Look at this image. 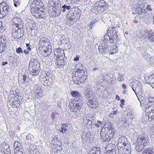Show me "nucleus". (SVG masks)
<instances>
[{
    "label": "nucleus",
    "instance_id": "f257e3e1",
    "mask_svg": "<svg viewBox=\"0 0 154 154\" xmlns=\"http://www.w3.org/2000/svg\"><path fill=\"white\" fill-rule=\"evenodd\" d=\"M43 5L40 0H35L32 2L31 5V11L32 15L35 18H43L45 17V13L42 10L44 8Z\"/></svg>",
    "mask_w": 154,
    "mask_h": 154
},
{
    "label": "nucleus",
    "instance_id": "f03ea898",
    "mask_svg": "<svg viewBox=\"0 0 154 154\" xmlns=\"http://www.w3.org/2000/svg\"><path fill=\"white\" fill-rule=\"evenodd\" d=\"M84 97L86 99V101L88 106L91 108L95 107L96 97L91 89L88 88H86L84 91Z\"/></svg>",
    "mask_w": 154,
    "mask_h": 154
},
{
    "label": "nucleus",
    "instance_id": "7ed1b4c3",
    "mask_svg": "<svg viewBox=\"0 0 154 154\" xmlns=\"http://www.w3.org/2000/svg\"><path fill=\"white\" fill-rule=\"evenodd\" d=\"M118 28L116 27L109 28L107 31V33L106 34L104 37V39L108 41L109 43L117 42L119 39V36L117 35Z\"/></svg>",
    "mask_w": 154,
    "mask_h": 154
},
{
    "label": "nucleus",
    "instance_id": "20e7f679",
    "mask_svg": "<svg viewBox=\"0 0 154 154\" xmlns=\"http://www.w3.org/2000/svg\"><path fill=\"white\" fill-rule=\"evenodd\" d=\"M102 129L100 132V137L104 142L109 141L111 138H112L115 133V130L114 127L111 125L108 126L105 131H103Z\"/></svg>",
    "mask_w": 154,
    "mask_h": 154
},
{
    "label": "nucleus",
    "instance_id": "39448f33",
    "mask_svg": "<svg viewBox=\"0 0 154 154\" xmlns=\"http://www.w3.org/2000/svg\"><path fill=\"white\" fill-rule=\"evenodd\" d=\"M148 139V138L144 135L142 134L138 136L135 143L136 151L138 152L141 151L144 146L147 145Z\"/></svg>",
    "mask_w": 154,
    "mask_h": 154
},
{
    "label": "nucleus",
    "instance_id": "423d86ee",
    "mask_svg": "<svg viewBox=\"0 0 154 154\" xmlns=\"http://www.w3.org/2000/svg\"><path fill=\"white\" fill-rule=\"evenodd\" d=\"M84 103L83 100L81 99H75L71 100L69 104L70 111L73 112L79 111L83 107Z\"/></svg>",
    "mask_w": 154,
    "mask_h": 154
},
{
    "label": "nucleus",
    "instance_id": "0eeeda50",
    "mask_svg": "<svg viewBox=\"0 0 154 154\" xmlns=\"http://www.w3.org/2000/svg\"><path fill=\"white\" fill-rule=\"evenodd\" d=\"M104 37L101 39L100 43L98 46V49L100 52L102 54L107 53L110 49L109 45L110 44L108 41L105 40Z\"/></svg>",
    "mask_w": 154,
    "mask_h": 154
},
{
    "label": "nucleus",
    "instance_id": "6e6552de",
    "mask_svg": "<svg viewBox=\"0 0 154 154\" xmlns=\"http://www.w3.org/2000/svg\"><path fill=\"white\" fill-rule=\"evenodd\" d=\"M12 35L15 39L19 38L24 35L23 31L22 30V27H11Z\"/></svg>",
    "mask_w": 154,
    "mask_h": 154
},
{
    "label": "nucleus",
    "instance_id": "1a4fd4ad",
    "mask_svg": "<svg viewBox=\"0 0 154 154\" xmlns=\"http://www.w3.org/2000/svg\"><path fill=\"white\" fill-rule=\"evenodd\" d=\"M129 143L128 142L127 138L124 136L120 137L118 141L117 146L118 148V150L122 151L124 149L123 146H124L127 144Z\"/></svg>",
    "mask_w": 154,
    "mask_h": 154
},
{
    "label": "nucleus",
    "instance_id": "9d476101",
    "mask_svg": "<svg viewBox=\"0 0 154 154\" xmlns=\"http://www.w3.org/2000/svg\"><path fill=\"white\" fill-rule=\"evenodd\" d=\"M142 35L143 37L147 39L150 41H154V32L152 30H145Z\"/></svg>",
    "mask_w": 154,
    "mask_h": 154
},
{
    "label": "nucleus",
    "instance_id": "9b49d317",
    "mask_svg": "<svg viewBox=\"0 0 154 154\" xmlns=\"http://www.w3.org/2000/svg\"><path fill=\"white\" fill-rule=\"evenodd\" d=\"M106 154H116V145L112 143H109L106 145Z\"/></svg>",
    "mask_w": 154,
    "mask_h": 154
},
{
    "label": "nucleus",
    "instance_id": "f8f14e48",
    "mask_svg": "<svg viewBox=\"0 0 154 154\" xmlns=\"http://www.w3.org/2000/svg\"><path fill=\"white\" fill-rule=\"evenodd\" d=\"M135 12L137 14L138 16L140 18H142L145 19L146 18V9L142 8L140 7H138L135 10Z\"/></svg>",
    "mask_w": 154,
    "mask_h": 154
},
{
    "label": "nucleus",
    "instance_id": "ddd939ff",
    "mask_svg": "<svg viewBox=\"0 0 154 154\" xmlns=\"http://www.w3.org/2000/svg\"><path fill=\"white\" fill-rule=\"evenodd\" d=\"M13 24L11 27H18L23 26V23L21 19L18 17H14L12 19Z\"/></svg>",
    "mask_w": 154,
    "mask_h": 154
},
{
    "label": "nucleus",
    "instance_id": "4468645a",
    "mask_svg": "<svg viewBox=\"0 0 154 154\" xmlns=\"http://www.w3.org/2000/svg\"><path fill=\"white\" fill-rule=\"evenodd\" d=\"M84 72L83 71L80 72H77L75 74V78L78 79L80 83H83L87 78L86 76L84 75Z\"/></svg>",
    "mask_w": 154,
    "mask_h": 154
},
{
    "label": "nucleus",
    "instance_id": "2eb2a0df",
    "mask_svg": "<svg viewBox=\"0 0 154 154\" xmlns=\"http://www.w3.org/2000/svg\"><path fill=\"white\" fill-rule=\"evenodd\" d=\"M96 5L100 7L101 11L103 12L107 9L108 4L103 0L97 2H96Z\"/></svg>",
    "mask_w": 154,
    "mask_h": 154
},
{
    "label": "nucleus",
    "instance_id": "dca6fc26",
    "mask_svg": "<svg viewBox=\"0 0 154 154\" xmlns=\"http://www.w3.org/2000/svg\"><path fill=\"white\" fill-rule=\"evenodd\" d=\"M40 67L39 63L36 58H32L30 61L29 67Z\"/></svg>",
    "mask_w": 154,
    "mask_h": 154
},
{
    "label": "nucleus",
    "instance_id": "f3484780",
    "mask_svg": "<svg viewBox=\"0 0 154 154\" xmlns=\"http://www.w3.org/2000/svg\"><path fill=\"white\" fill-rule=\"evenodd\" d=\"M29 73L32 75L36 76L38 75L40 72V67H29Z\"/></svg>",
    "mask_w": 154,
    "mask_h": 154
},
{
    "label": "nucleus",
    "instance_id": "a211bd4d",
    "mask_svg": "<svg viewBox=\"0 0 154 154\" xmlns=\"http://www.w3.org/2000/svg\"><path fill=\"white\" fill-rule=\"evenodd\" d=\"M74 15L72 16L69 18V19L67 21L68 23H69L71 25H73L77 21V20L75 19V17H76L77 18L76 16L77 17H79L80 14L79 13L77 12V13H75L73 14Z\"/></svg>",
    "mask_w": 154,
    "mask_h": 154
},
{
    "label": "nucleus",
    "instance_id": "6ab92c4d",
    "mask_svg": "<svg viewBox=\"0 0 154 154\" xmlns=\"http://www.w3.org/2000/svg\"><path fill=\"white\" fill-rule=\"evenodd\" d=\"M64 53L63 50L62 49H57L54 51V58L55 59L63 57V54Z\"/></svg>",
    "mask_w": 154,
    "mask_h": 154
},
{
    "label": "nucleus",
    "instance_id": "aec40b11",
    "mask_svg": "<svg viewBox=\"0 0 154 154\" xmlns=\"http://www.w3.org/2000/svg\"><path fill=\"white\" fill-rule=\"evenodd\" d=\"M3 11L2 12H0V13L2 14V16H1L0 18H3L5 16L9 14L10 13L9 10L10 8L8 7V6H5L3 7L2 8Z\"/></svg>",
    "mask_w": 154,
    "mask_h": 154
},
{
    "label": "nucleus",
    "instance_id": "412c9836",
    "mask_svg": "<svg viewBox=\"0 0 154 154\" xmlns=\"http://www.w3.org/2000/svg\"><path fill=\"white\" fill-rule=\"evenodd\" d=\"M59 0H49L48 1V5L53 7H59L60 6Z\"/></svg>",
    "mask_w": 154,
    "mask_h": 154
},
{
    "label": "nucleus",
    "instance_id": "4be33fe9",
    "mask_svg": "<svg viewBox=\"0 0 154 154\" xmlns=\"http://www.w3.org/2000/svg\"><path fill=\"white\" fill-rule=\"evenodd\" d=\"M124 149L122 151L119 150V152L124 153L125 154H128L131 151L130 145V143L127 144V145L123 146Z\"/></svg>",
    "mask_w": 154,
    "mask_h": 154
},
{
    "label": "nucleus",
    "instance_id": "5701e85b",
    "mask_svg": "<svg viewBox=\"0 0 154 154\" xmlns=\"http://www.w3.org/2000/svg\"><path fill=\"white\" fill-rule=\"evenodd\" d=\"M7 48L6 44L5 42L4 38L0 41V53H2L5 51Z\"/></svg>",
    "mask_w": 154,
    "mask_h": 154
},
{
    "label": "nucleus",
    "instance_id": "b1692460",
    "mask_svg": "<svg viewBox=\"0 0 154 154\" xmlns=\"http://www.w3.org/2000/svg\"><path fill=\"white\" fill-rule=\"evenodd\" d=\"M61 12V9L59 8L54 10L51 12V14L53 15L52 17H58L60 14Z\"/></svg>",
    "mask_w": 154,
    "mask_h": 154
},
{
    "label": "nucleus",
    "instance_id": "393cba45",
    "mask_svg": "<svg viewBox=\"0 0 154 154\" xmlns=\"http://www.w3.org/2000/svg\"><path fill=\"white\" fill-rule=\"evenodd\" d=\"M41 81V83L43 85L45 86H47L50 84L52 80H50L44 78L42 79Z\"/></svg>",
    "mask_w": 154,
    "mask_h": 154
},
{
    "label": "nucleus",
    "instance_id": "a878e982",
    "mask_svg": "<svg viewBox=\"0 0 154 154\" xmlns=\"http://www.w3.org/2000/svg\"><path fill=\"white\" fill-rule=\"evenodd\" d=\"M43 92L42 89L40 87H37L35 90V94L36 95L39 97H42L43 96L42 92Z\"/></svg>",
    "mask_w": 154,
    "mask_h": 154
},
{
    "label": "nucleus",
    "instance_id": "bb28decb",
    "mask_svg": "<svg viewBox=\"0 0 154 154\" xmlns=\"http://www.w3.org/2000/svg\"><path fill=\"white\" fill-rule=\"evenodd\" d=\"M71 94L72 96L76 98L77 100L80 99V97L81 94L78 91H71Z\"/></svg>",
    "mask_w": 154,
    "mask_h": 154
},
{
    "label": "nucleus",
    "instance_id": "cd10ccee",
    "mask_svg": "<svg viewBox=\"0 0 154 154\" xmlns=\"http://www.w3.org/2000/svg\"><path fill=\"white\" fill-rule=\"evenodd\" d=\"M100 151L99 148L93 147L89 152V154H100Z\"/></svg>",
    "mask_w": 154,
    "mask_h": 154
},
{
    "label": "nucleus",
    "instance_id": "c85d7f7f",
    "mask_svg": "<svg viewBox=\"0 0 154 154\" xmlns=\"http://www.w3.org/2000/svg\"><path fill=\"white\" fill-rule=\"evenodd\" d=\"M51 52V48H46V49L43 50L42 54L45 57L48 56L50 55Z\"/></svg>",
    "mask_w": 154,
    "mask_h": 154
},
{
    "label": "nucleus",
    "instance_id": "c756f323",
    "mask_svg": "<svg viewBox=\"0 0 154 154\" xmlns=\"http://www.w3.org/2000/svg\"><path fill=\"white\" fill-rule=\"evenodd\" d=\"M100 8L99 6L97 5L96 3L95 4L94 6L93 9H92V12H95L96 14L99 13L101 12L100 11Z\"/></svg>",
    "mask_w": 154,
    "mask_h": 154
},
{
    "label": "nucleus",
    "instance_id": "7c9ffc66",
    "mask_svg": "<svg viewBox=\"0 0 154 154\" xmlns=\"http://www.w3.org/2000/svg\"><path fill=\"white\" fill-rule=\"evenodd\" d=\"M149 113L147 112L146 115L148 116V120L151 122L154 119V112L150 111Z\"/></svg>",
    "mask_w": 154,
    "mask_h": 154
},
{
    "label": "nucleus",
    "instance_id": "2f4dec72",
    "mask_svg": "<svg viewBox=\"0 0 154 154\" xmlns=\"http://www.w3.org/2000/svg\"><path fill=\"white\" fill-rule=\"evenodd\" d=\"M60 132L62 133H65L68 129V125L66 124H63L61 125Z\"/></svg>",
    "mask_w": 154,
    "mask_h": 154
},
{
    "label": "nucleus",
    "instance_id": "473e14b6",
    "mask_svg": "<svg viewBox=\"0 0 154 154\" xmlns=\"http://www.w3.org/2000/svg\"><path fill=\"white\" fill-rule=\"evenodd\" d=\"M143 154H154L153 149L151 148H146L144 150Z\"/></svg>",
    "mask_w": 154,
    "mask_h": 154
},
{
    "label": "nucleus",
    "instance_id": "72a5a7b5",
    "mask_svg": "<svg viewBox=\"0 0 154 154\" xmlns=\"http://www.w3.org/2000/svg\"><path fill=\"white\" fill-rule=\"evenodd\" d=\"M148 100L149 103L145 105L146 108H147L148 106H149L154 105V98L152 97H149Z\"/></svg>",
    "mask_w": 154,
    "mask_h": 154
},
{
    "label": "nucleus",
    "instance_id": "f704fd0d",
    "mask_svg": "<svg viewBox=\"0 0 154 154\" xmlns=\"http://www.w3.org/2000/svg\"><path fill=\"white\" fill-rule=\"evenodd\" d=\"M5 151H1L2 152L4 153L5 154H11L10 149L9 148V146H5L4 147Z\"/></svg>",
    "mask_w": 154,
    "mask_h": 154
},
{
    "label": "nucleus",
    "instance_id": "c9c22d12",
    "mask_svg": "<svg viewBox=\"0 0 154 154\" xmlns=\"http://www.w3.org/2000/svg\"><path fill=\"white\" fill-rule=\"evenodd\" d=\"M53 76V73L51 72H47L46 73V75L45 78L49 80H52V77Z\"/></svg>",
    "mask_w": 154,
    "mask_h": 154
},
{
    "label": "nucleus",
    "instance_id": "e433bc0d",
    "mask_svg": "<svg viewBox=\"0 0 154 154\" xmlns=\"http://www.w3.org/2000/svg\"><path fill=\"white\" fill-rule=\"evenodd\" d=\"M150 111L154 112V104L152 105L149 106L147 108H146V112H150Z\"/></svg>",
    "mask_w": 154,
    "mask_h": 154
},
{
    "label": "nucleus",
    "instance_id": "4c0bfd02",
    "mask_svg": "<svg viewBox=\"0 0 154 154\" xmlns=\"http://www.w3.org/2000/svg\"><path fill=\"white\" fill-rule=\"evenodd\" d=\"M13 91V94L14 95H17V94L18 95H19V93H20V91L19 89H16L15 90L14 89V87H12L11 89V92Z\"/></svg>",
    "mask_w": 154,
    "mask_h": 154
},
{
    "label": "nucleus",
    "instance_id": "58836bf2",
    "mask_svg": "<svg viewBox=\"0 0 154 154\" xmlns=\"http://www.w3.org/2000/svg\"><path fill=\"white\" fill-rule=\"evenodd\" d=\"M49 40L48 39L45 37L41 38L39 42V44L41 45L44 43L47 42V41L48 42Z\"/></svg>",
    "mask_w": 154,
    "mask_h": 154
},
{
    "label": "nucleus",
    "instance_id": "ea45409f",
    "mask_svg": "<svg viewBox=\"0 0 154 154\" xmlns=\"http://www.w3.org/2000/svg\"><path fill=\"white\" fill-rule=\"evenodd\" d=\"M98 20L96 19H94L91 22V24H90L89 27L91 29H92L93 27H94L95 26V24H96Z\"/></svg>",
    "mask_w": 154,
    "mask_h": 154
},
{
    "label": "nucleus",
    "instance_id": "a19ab883",
    "mask_svg": "<svg viewBox=\"0 0 154 154\" xmlns=\"http://www.w3.org/2000/svg\"><path fill=\"white\" fill-rule=\"evenodd\" d=\"M117 51L116 48H111L110 47V49L108 51V53L110 54H113L116 53Z\"/></svg>",
    "mask_w": 154,
    "mask_h": 154
},
{
    "label": "nucleus",
    "instance_id": "79ce46f5",
    "mask_svg": "<svg viewBox=\"0 0 154 154\" xmlns=\"http://www.w3.org/2000/svg\"><path fill=\"white\" fill-rule=\"evenodd\" d=\"M143 58L146 60L149 61L150 60V55L146 53L143 54Z\"/></svg>",
    "mask_w": 154,
    "mask_h": 154
},
{
    "label": "nucleus",
    "instance_id": "37998d69",
    "mask_svg": "<svg viewBox=\"0 0 154 154\" xmlns=\"http://www.w3.org/2000/svg\"><path fill=\"white\" fill-rule=\"evenodd\" d=\"M22 148V147L21 146V144L18 143L17 144V147H16L15 148L14 151H15V152L22 151V149H21Z\"/></svg>",
    "mask_w": 154,
    "mask_h": 154
},
{
    "label": "nucleus",
    "instance_id": "c03bdc74",
    "mask_svg": "<svg viewBox=\"0 0 154 154\" xmlns=\"http://www.w3.org/2000/svg\"><path fill=\"white\" fill-rule=\"evenodd\" d=\"M153 74H151L149 77L145 78V81L147 83L149 84L150 83L152 79L153 78Z\"/></svg>",
    "mask_w": 154,
    "mask_h": 154
},
{
    "label": "nucleus",
    "instance_id": "a18cd8bd",
    "mask_svg": "<svg viewBox=\"0 0 154 154\" xmlns=\"http://www.w3.org/2000/svg\"><path fill=\"white\" fill-rule=\"evenodd\" d=\"M71 6L70 5L67 6L66 5H63L62 7L63 8L62 11L63 12H64L66 9L68 10H69L71 8Z\"/></svg>",
    "mask_w": 154,
    "mask_h": 154
},
{
    "label": "nucleus",
    "instance_id": "49530a36",
    "mask_svg": "<svg viewBox=\"0 0 154 154\" xmlns=\"http://www.w3.org/2000/svg\"><path fill=\"white\" fill-rule=\"evenodd\" d=\"M51 45L50 43V41H48V42L47 41V42H46L45 43H44L42 44L41 45L42 46H47V48H51V47L50 45Z\"/></svg>",
    "mask_w": 154,
    "mask_h": 154
},
{
    "label": "nucleus",
    "instance_id": "de8ad7c7",
    "mask_svg": "<svg viewBox=\"0 0 154 154\" xmlns=\"http://www.w3.org/2000/svg\"><path fill=\"white\" fill-rule=\"evenodd\" d=\"M63 57H60L59 58L57 59V61L56 64L57 65V67L59 68V66H61L60 65H62V63H61V59L62 58H63Z\"/></svg>",
    "mask_w": 154,
    "mask_h": 154
},
{
    "label": "nucleus",
    "instance_id": "09e8293b",
    "mask_svg": "<svg viewBox=\"0 0 154 154\" xmlns=\"http://www.w3.org/2000/svg\"><path fill=\"white\" fill-rule=\"evenodd\" d=\"M30 154H40V152L35 149H34L33 150L30 149Z\"/></svg>",
    "mask_w": 154,
    "mask_h": 154
},
{
    "label": "nucleus",
    "instance_id": "8fccbe9b",
    "mask_svg": "<svg viewBox=\"0 0 154 154\" xmlns=\"http://www.w3.org/2000/svg\"><path fill=\"white\" fill-rule=\"evenodd\" d=\"M61 63H62V65H60L61 66H59V68L60 69L63 68L66 63V62L64 61L63 58L61 59Z\"/></svg>",
    "mask_w": 154,
    "mask_h": 154
},
{
    "label": "nucleus",
    "instance_id": "3c124183",
    "mask_svg": "<svg viewBox=\"0 0 154 154\" xmlns=\"http://www.w3.org/2000/svg\"><path fill=\"white\" fill-rule=\"evenodd\" d=\"M16 52L18 54H21L23 53V51L22 48L20 47L16 48Z\"/></svg>",
    "mask_w": 154,
    "mask_h": 154
},
{
    "label": "nucleus",
    "instance_id": "603ef678",
    "mask_svg": "<svg viewBox=\"0 0 154 154\" xmlns=\"http://www.w3.org/2000/svg\"><path fill=\"white\" fill-rule=\"evenodd\" d=\"M14 95L13 94H10L8 96V100L10 102H11L13 99H14Z\"/></svg>",
    "mask_w": 154,
    "mask_h": 154
},
{
    "label": "nucleus",
    "instance_id": "864d4df0",
    "mask_svg": "<svg viewBox=\"0 0 154 154\" xmlns=\"http://www.w3.org/2000/svg\"><path fill=\"white\" fill-rule=\"evenodd\" d=\"M5 30V27L2 25V23L0 22V32H3Z\"/></svg>",
    "mask_w": 154,
    "mask_h": 154
},
{
    "label": "nucleus",
    "instance_id": "5fc2aeb1",
    "mask_svg": "<svg viewBox=\"0 0 154 154\" xmlns=\"http://www.w3.org/2000/svg\"><path fill=\"white\" fill-rule=\"evenodd\" d=\"M28 79V77L25 74H24L23 76V80L22 81V82H27Z\"/></svg>",
    "mask_w": 154,
    "mask_h": 154
},
{
    "label": "nucleus",
    "instance_id": "6e6d98bb",
    "mask_svg": "<svg viewBox=\"0 0 154 154\" xmlns=\"http://www.w3.org/2000/svg\"><path fill=\"white\" fill-rule=\"evenodd\" d=\"M123 79V75L119 74L118 77V80L119 81H121Z\"/></svg>",
    "mask_w": 154,
    "mask_h": 154
},
{
    "label": "nucleus",
    "instance_id": "4d7b16f0",
    "mask_svg": "<svg viewBox=\"0 0 154 154\" xmlns=\"http://www.w3.org/2000/svg\"><path fill=\"white\" fill-rule=\"evenodd\" d=\"M92 123V122L89 119L88 122H87V124H86V125L87 126V127H88L89 126H91V125Z\"/></svg>",
    "mask_w": 154,
    "mask_h": 154
},
{
    "label": "nucleus",
    "instance_id": "13d9d810",
    "mask_svg": "<svg viewBox=\"0 0 154 154\" xmlns=\"http://www.w3.org/2000/svg\"><path fill=\"white\" fill-rule=\"evenodd\" d=\"M89 119V118L87 117H86L85 119H84L83 123L85 125L87 124V122H88Z\"/></svg>",
    "mask_w": 154,
    "mask_h": 154
},
{
    "label": "nucleus",
    "instance_id": "bf43d9fd",
    "mask_svg": "<svg viewBox=\"0 0 154 154\" xmlns=\"http://www.w3.org/2000/svg\"><path fill=\"white\" fill-rule=\"evenodd\" d=\"M151 5H147L146 6V11L147 10L149 11H152V9L151 8Z\"/></svg>",
    "mask_w": 154,
    "mask_h": 154
},
{
    "label": "nucleus",
    "instance_id": "052dcab7",
    "mask_svg": "<svg viewBox=\"0 0 154 154\" xmlns=\"http://www.w3.org/2000/svg\"><path fill=\"white\" fill-rule=\"evenodd\" d=\"M19 95H18L17 94V95H14V100L15 101H18V100L19 99Z\"/></svg>",
    "mask_w": 154,
    "mask_h": 154
},
{
    "label": "nucleus",
    "instance_id": "680f3d73",
    "mask_svg": "<svg viewBox=\"0 0 154 154\" xmlns=\"http://www.w3.org/2000/svg\"><path fill=\"white\" fill-rule=\"evenodd\" d=\"M10 103V105L12 107H15L16 102L15 101L12 100Z\"/></svg>",
    "mask_w": 154,
    "mask_h": 154
},
{
    "label": "nucleus",
    "instance_id": "e2e57ef3",
    "mask_svg": "<svg viewBox=\"0 0 154 154\" xmlns=\"http://www.w3.org/2000/svg\"><path fill=\"white\" fill-rule=\"evenodd\" d=\"M57 114V113L55 112H53L51 116V117L52 119L53 120H54L56 117V115Z\"/></svg>",
    "mask_w": 154,
    "mask_h": 154
},
{
    "label": "nucleus",
    "instance_id": "0e129e2a",
    "mask_svg": "<svg viewBox=\"0 0 154 154\" xmlns=\"http://www.w3.org/2000/svg\"><path fill=\"white\" fill-rule=\"evenodd\" d=\"M138 82V81L137 80H135L133 81V83L134 84V87H137V84Z\"/></svg>",
    "mask_w": 154,
    "mask_h": 154
},
{
    "label": "nucleus",
    "instance_id": "69168bd1",
    "mask_svg": "<svg viewBox=\"0 0 154 154\" xmlns=\"http://www.w3.org/2000/svg\"><path fill=\"white\" fill-rule=\"evenodd\" d=\"M79 80H78V79H76V80H75V79H73L74 83L76 84H78L80 83Z\"/></svg>",
    "mask_w": 154,
    "mask_h": 154
},
{
    "label": "nucleus",
    "instance_id": "338daca9",
    "mask_svg": "<svg viewBox=\"0 0 154 154\" xmlns=\"http://www.w3.org/2000/svg\"><path fill=\"white\" fill-rule=\"evenodd\" d=\"M151 137L154 140V130L152 131L151 132Z\"/></svg>",
    "mask_w": 154,
    "mask_h": 154
},
{
    "label": "nucleus",
    "instance_id": "774afa93",
    "mask_svg": "<svg viewBox=\"0 0 154 154\" xmlns=\"http://www.w3.org/2000/svg\"><path fill=\"white\" fill-rule=\"evenodd\" d=\"M14 154H24L22 152V151H14Z\"/></svg>",
    "mask_w": 154,
    "mask_h": 154
}]
</instances>
